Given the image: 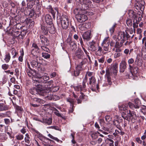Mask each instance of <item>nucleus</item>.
Instances as JSON below:
<instances>
[{
	"mask_svg": "<svg viewBox=\"0 0 146 146\" xmlns=\"http://www.w3.org/2000/svg\"><path fill=\"white\" fill-rule=\"evenodd\" d=\"M33 85L37 86V87H33L30 89L29 92L33 95L39 94L40 95H44L45 93V90L43 89L42 86L39 83L42 80L38 79H36V77H33Z\"/></svg>",
	"mask_w": 146,
	"mask_h": 146,
	"instance_id": "f257e3e1",
	"label": "nucleus"
},
{
	"mask_svg": "<svg viewBox=\"0 0 146 146\" xmlns=\"http://www.w3.org/2000/svg\"><path fill=\"white\" fill-rule=\"evenodd\" d=\"M89 50L93 52H96V56H100L102 55V52L103 51L102 47L98 46V47L95 41L92 40L89 42Z\"/></svg>",
	"mask_w": 146,
	"mask_h": 146,
	"instance_id": "f03ea898",
	"label": "nucleus"
},
{
	"mask_svg": "<svg viewBox=\"0 0 146 146\" xmlns=\"http://www.w3.org/2000/svg\"><path fill=\"white\" fill-rule=\"evenodd\" d=\"M76 2L79 3L78 9L86 10L89 8V5L91 2L90 0H76Z\"/></svg>",
	"mask_w": 146,
	"mask_h": 146,
	"instance_id": "7ed1b4c3",
	"label": "nucleus"
},
{
	"mask_svg": "<svg viewBox=\"0 0 146 146\" xmlns=\"http://www.w3.org/2000/svg\"><path fill=\"white\" fill-rule=\"evenodd\" d=\"M125 37L123 33L122 34V33H118L117 39L118 40V41L121 40V42L119 43L118 41H116L114 45V48L121 47L123 46V43L126 41Z\"/></svg>",
	"mask_w": 146,
	"mask_h": 146,
	"instance_id": "20e7f679",
	"label": "nucleus"
},
{
	"mask_svg": "<svg viewBox=\"0 0 146 146\" xmlns=\"http://www.w3.org/2000/svg\"><path fill=\"white\" fill-rule=\"evenodd\" d=\"M60 19L62 27L64 29H66L69 23V20L68 17L65 15H63Z\"/></svg>",
	"mask_w": 146,
	"mask_h": 146,
	"instance_id": "39448f33",
	"label": "nucleus"
},
{
	"mask_svg": "<svg viewBox=\"0 0 146 146\" xmlns=\"http://www.w3.org/2000/svg\"><path fill=\"white\" fill-rule=\"evenodd\" d=\"M89 82L87 84L90 85L91 87V89L94 91L96 88L98 90L99 89V86L97 83L96 78L94 76H92L89 79Z\"/></svg>",
	"mask_w": 146,
	"mask_h": 146,
	"instance_id": "423d86ee",
	"label": "nucleus"
},
{
	"mask_svg": "<svg viewBox=\"0 0 146 146\" xmlns=\"http://www.w3.org/2000/svg\"><path fill=\"white\" fill-rule=\"evenodd\" d=\"M110 42V38L108 37H105L103 40L102 44L101 46L103 47V51H110L109 44Z\"/></svg>",
	"mask_w": 146,
	"mask_h": 146,
	"instance_id": "0eeeda50",
	"label": "nucleus"
},
{
	"mask_svg": "<svg viewBox=\"0 0 146 146\" xmlns=\"http://www.w3.org/2000/svg\"><path fill=\"white\" fill-rule=\"evenodd\" d=\"M87 78L86 77L84 79H83L82 85H78L77 86L74 87V89L76 91H80L85 90L86 87V83Z\"/></svg>",
	"mask_w": 146,
	"mask_h": 146,
	"instance_id": "6e6552de",
	"label": "nucleus"
},
{
	"mask_svg": "<svg viewBox=\"0 0 146 146\" xmlns=\"http://www.w3.org/2000/svg\"><path fill=\"white\" fill-rule=\"evenodd\" d=\"M133 32V29L132 28H130L129 29H128V28H127V30L125 31L124 32H119L118 33H122V34L123 33L124 34V36H125V39H126V40H129V39L130 38L131 35H129V33L131 35H132Z\"/></svg>",
	"mask_w": 146,
	"mask_h": 146,
	"instance_id": "1a4fd4ad",
	"label": "nucleus"
},
{
	"mask_svg": "<svg viewBox=\"0 0 146 146\" xmlns=\"http://www.w3.org/2000/svg\"><path fill=\"white\" fill-rule=\"evenodd\" d=\"M75 57L78 59H82L84 58V52L80 48H78L75 52Z\"/></svg>",
	"mask_w": 146,
	"mask_h": 146,
	"instance_id": "9d476101",
	"label": "nucleus"
},
{
	"mask_svg": "<svg viewBox=\"0 0 146 146\" xmlns=\"http://www.w3.org/2000/svg\"><path fill=\"white\" fill-rule=\"evenodd\" d=\"M39 38L38 40H40V43H41V45H48V41L47 38L45 37L44 36L42 35H40L39 36ZM40 42V41L39 42Z\"/></svg>",
	"mask_w": 146,
	"mask_h": 146,
	"instance_id": "9b49d317",
	"label": "nucleus"
},
{
	"mask_svg": "<svg viewBox=\"0 0 146 146\" xmlns=\"http://www.w3.org/2000/svg\"><path fill=\"white\" fill-rule=\"evenodd\" d=\"M45 94H44V95L45 96L44 98L46 100H53L54 101H56L58 100L59 99V96L55 95H51V94H47V95H46V90H45Z\"/></svg>",
	"mask_w": 146,
	"mask_h": 146,
	"instance_id": "f8f14e48",
	"label": "nucleus"
},
{
	"mask_svg": "<svg viewBox=\"0 0 146 146\" xmlns=\"http://www.w3.org/2000/svg\"><path fill=\"white\" fill-rule=\"evenodd\" d=\"M78 21L80 23L85 21L88 19L86 15L84 14H78L76 16Z\"/></svg>",
	"mask_w": 146,
	"mask_h": 146,
	"instance_id": "ddd939ff",
	"label": "nucleus"
},
{
	"mask_svg": "<svg viewBox=\"0 0 146 146\" xmlns=\"http://www.w3.org/2000/svg\"><path fill=\"white\" fill-rule=\"evenodd\" d=\"M127 64L125 60L121 61L119 64L120 72H124L127 68Z\"/></svg>",
	"mask_w": 146,
	"mask_h": 146,
	"instance_id": "4468645a",
	"label": "nucleus"
},
{
	"mask_svg": "<svg viewBox=\"0 0 146 146\" xmlns=\"http://www.w3.org/2000/svg\"><path fill=\"white\" fill-rule=\"evenodd\" d=\"M33 77H35L36 78V79H38L40 80H42L41 82H40V84L41 85V83H45V81L48 80L49 79V77L48 76H42V77L39 76L38 75H36L35 76H34Z\"/></svg>",
	"mask_w": 146,
	"mask_h": 146,
	"instance_id": "2eb2a0df",
	"label": "nucleus"
},
{
	"mask_svg": "<svg viewBox=\"0 0 146 146\" xmlns=\"http://www.w3.org/2000/svg\"><path fill=\"white\" fill-rule=\"evenodd\" d=\"M37 61L38 58H37V60H33L31 62V64L33 68L37 69L39 67L41 66V63H39Z\"/></svg>",
	"mask_w": 146,
	"mask_h": 146,
	"instance_id": "dca6fc26",
	"label": "nucleus"
},
{
	"mask_svg": "<svg viewBox=\"0 0 146 146\" xmlns=\"http://www.w3.org/2000/svg\"><path fill=\"white\" fill-rule=\"evenodd\" d=\"M49 7V11L50 12L52 15L53 18H54L55 17V15L56 13V12L57 14L58 13V9L57 8H54V10L51 7V6L50 5L48 6Z\"/></svg>",
	"mask_w": 146,
	"mask_h": 146,
	"instance_id": "f3484780",
	"label": "nucleus"
},
{
	"mask_svg": "<svg viewBox=\"0 0 146 146\" xmlns=\"http://www.w3.org/2000/svg\"><path fill=\"white\" fill-rule=\"evenodd\" d=\"M91 33L89 31L85 32L82 35V37L84 40H88L91 38Z\"/></svg>",
	"mask_w": 146,
	"mask_h": 146,
	"instance_id": "a211bd4d",
	"label": "nucleus"
},
{
	"mask_svg": "<svg viewBox=\"0 0 146 146\" xmlns=\"http://www.w3.org/2000/svg\"><path fill=\"white\" fill-rule=\"evenodd\" d=\"M45 20L48 24H51L53 23L52 19L51 16L48 14H47L45 16Z\"/></svg>",
	"mask_w": 146,
	"mask_h": 146,
	"instance_id": "6ab92c4d",
	"label": "nucleus"
},
{
	"mask_svg": "<svg viewBox=\"0 0 146 146\" xmlns=\"http://www.w3.org/2000/svg\"><path fill=\"white\" fill-rule=\"evenodd\" d=\"M125 113H127V115H131L132 116L131 121L133 122V121H134L136 118V115L134 111H131L129 110V111L127 110L125 111Z\"/></svg>",
	"mask_w": 146,
	"mask_h": 146,
	"instance_id": "aec40b11",
	"label": "nucleus"
},
{
	"mask_svg": "<svg viewBox=\"0 0 146 146\" xmlns=\"http://www.w3.org/2000/svg\"><path fill=\"white\" fill-rule=\"evenodd\" d=\"M40 52L39 48L33 49L31 51V53L33 56L36 57L35 59L37 60V58H38V55Z\"/></svg>",
	"mask_w": 146,
	"mask_h": 146,
	"instance_id": "412c9836",
	"label": "nucleus"
},
{
	"mask_svg": "<svg viewBox=\"0 0 146 146\" xmlns=\"http://www.w3.org/2000/svg\"><path fill=\"white\" fill-rule=\"evenodd\" d=\"M141 51L142 56L143 57L144 60H146V42L144 43V46L143 47Z\"/></svg>",
	"mask_w": 146,
	"mask_h": 146,
	"instance_id": "4be33fe9",
	"label": "nucleus"
},
{
	"mask_svg": "<svg viewBox=\"0 0 146 146\" xmlns=\"http://www.w3.org/2000/svg\"><path fill=\"white\" fill-rule=\"evenodd\" d=\"M47 26L49 33H52L55 32V29L52 23L51 24H48Z\"/></svg>",
	"mask_w": 146,
	"mask_h": 146,
	"instance_id": "5701e85b",
	"label": "nucleus"
},
{
	"mask_svg": "<svg viewBox=\"0 0 146 146\" xmlns=\"http://www.w3.org/2000/svg\"><path fill=\"white\" fill-rule=\"evenodd\" d=\"M45 124L50 125L52 123V119L51 118H44L42 119V121H41Z\"/></svg>",
	"mask_w": 146,
	"mask_h": 146,
	"instance_id": "b1692460",
	"label": "nucleus"
},
{
	"mask_svg": "<svg viewBox=\"0 0 146 146\" xmlns=\"http://www.w3.org/2000/svg\"><path fill=\"white\" fill-rule=\"evenodd\" d=\"M135 7L137 10H141V11H142L144 9V6L142 4H141L139 3H135Z\"/></svg>",
	"mask_w": 146,
	"mask_h": 146,
	"instance_id": "393cba45",
	"label": "nucleus"
},
{
	"mask_svg": "<svg viewBox=\"0 0 146 146\" xmlns=\"http://www.w3.org/2000/svg\"><path fill=\"white\" fill-rule=\"evenodd\" d=\"M41 32L44 35H47L48 32L47 25L45 26L42 25L41 26Z\"/></svg>",
	"mask_w": 146,
	"mask_h": 146,
	"instance_id": "a878e982",
	"label": "nucleus"
},
{
	"mask_svg": "<svg viewBox=\"0 0 146 146\" xmlns=\"http://www.w3.org/2000/svg\"><path fill=\"white\" fill-rule=\"evenodd\" d=\"M82 59V61L79 63L77 66L79 68H80L81 69L82 68V66L86 64L87 61V59L86 58H84Z\"/></svg>",
	"mask_w": 146,
	"mask_h": 146,
	"instance_id": "bb28decb",
	"label": "nucleus"
},
{
	"mask_svg": "<svg viewBox=\"0 0 146 146\" xmlns=\"http://www.w3.org/2000/svg\"><path fill=\"white\" fill-rule=\"evenodd\" d=\"M130 71L132 74H135L137 73L138 72V68L137 67H133L132 66V68H129Z\"/></svg>",
	"mask_w": 146,
	"mask_h": 146,
	"instance_id": "cd10ccee",
	"label": "nucleus"
},
{
	"mask_svg": "<svg viewBox=\"0 0 146 146\" xmlns=\"http://www.w3.org/2000/svg\"><path fill=\"white\" fill-rule=\"evenodd\" d=\"M49 141H51L54 142L52 140H51L50 139L45 137L42 142H40V143H42L43 145L45 146H48L49 144L48 143Z\"/></svg>",
	"mask_w": 146,
	"mask_h": 146,
	"instance_id": "c85d7f7f",
	"label": "nucleus"
},
{
	"mask_svg": "<svg viewBox=\"0 0 146 146\" xmlns=\"http://www.w3.org/2000/svg\"><path fill=\"white\" fill-rule=\"evenodd\" d=\"M81 70V69H80V68H79L78 67H77L76 68L75 70L72 74V75L76 77L78 76L80 73V71Z\"/></svg>",
	"mask_w": 146,
	"mask_h": 146,
	"instance_id": "c756f323",
	"label": "nucleus"
},
{
	"mask_svg": "<svg viewBox=\"0 0 146 146\" xmlns=\"http://www.w3.org/2000/svg\"><path fill=\"white\" fill-rule=\"evenodd\" d=\"M81 95L79 96V98L76 99L77 103L78 104H80L82 103V100L85 98V95H84L83 93H81Z\"/></svg>",
	"mask_w": 146,
	"mask_h": 146,
	"instance_id": "7c9ffc66",
	"label": "nucleus"
},
{
	"mask_svg": "<svg viewBox=\"0 0 146 146\" xmlns=\"http://www.w3.org/2000/svg\"><path fill=\"white\" fill-rule=\"evenodd\" d=\"M134 106L135 109L139 108L141 105V102L138 99L134 100Z\"/></svg>",
	"mask_w": 146,
	"mask_h": 146,
	"instance_id": "2f4dec72",
	"label": "nucleus"
},
{
	"mask_svg": "<svg viewBox=\"0 0 146 146\" xmlns=\"http://www.w3.org/2000/svg\"><path fill=\"white\" fill-rule=\"evenodd\" d=\"M24 140L25 142L27 143L28 144H31V143L30 141V137L28 133H26L25 134V138Z\"/></svg>",
	"mask_w": 146,
	"mask_h": 146,
	"instance_id": "473e14b6",
	"label": "nucleus"
},
{
	"mask_svg": "<svg viewBox=\"0 0 146 146\" xmlns=\"http://www.w3.org/2000/svg\"><path fill=\"white\" fill-rule=\"evenodd\" d=\"M117 66L118 64L117 63L114 64L112 67L113 73L114 74H116L117 72Z\"/></svg>",
	"mask_w": 146,
	"mask_h": 146,
	"instance_id": "72a5a7b5",
	"label": "nucleus"
},
{
	"mask_svg": "<svg viewBox=\"0 0 146 146\" xmlns=\"http://www.w3.org/2000/svg\"><path fill=\"white\" fill-rule=\"evenodd\" d=\"M8 109V107L7 106L4 105L3 104H0V111L6 110Z\"/></svg>",
	"mask_w": 146,
	"mask_h": 146,
	"instance_id": "f704fd0d",
	"label": "nucleus"
},
{
	"mask_svg": "<svg viewBox=\"0 0 146 146\" xmlns=\"http://www.w3.org/2000/svg\"><path fill=\"white\" fill-rule=\"evenodd\" d=\"M126 114L127 113H125V114L121 115L122 117L124 119L129 121L131 118H132V116H131V115H126Z\"/></svg>",
	"mask_w": 146,
	"mask_h": 146,
	"instance_id": "c9c22d12",
	"label": "nucleus"
},
{
	"mask_svg": "<svg viewBox=\"0 0 146 146\" xmlns=\"http://www.w3.org/2000/svg\"><path fill=\"white\" fill-rule=\"evenodd\" d=\"M35 5H37L36 3H35V1H29V2L27 3V6L28 8L31 9Z\"/></svg>",
	"mask_w": 146,
	"mask_h": 146,
	"instance_id": "e433bc0d",
	"label": "nucleus"
},
{
	"mask_svg": "<svg viewBox=\"0 0 146 146\" xmlns=\"http://www.w3.org/2000/svg\"><path fill=\"white\" fill-rule=\"evenodd\" d=\"M37 44L38 45V46H40L42 50L48 52L49 50V49L47 48L46 46V45H41V43H40V42L38 43Z\"/></svg>",
	"mask_w": 146,
	"mask_h": 146,
	"instance_id": "4c0bfd02",
	"label": "nucleus"
},
{
	"mask_svg": "<svg viewBox=\"0 0 146 146\" xmlns=\"http://www.w3.org/2000/svg\"><path fill=\"white\" fill-rule=\"evenodd\" d=\"M11 58L10 54L8 53L5 54L4 60L6 63H8L9 61Z\"/></svg>",
	"mask_w": 146,
	"mask_h": 146,
	"instance_id": "58836bf2",
	"label": "nucleus"
},
{
	"mask_svg": "<svg viewBox=\"0 0 146 146\" xmlns=\"http://www.w3.org/2000/svg\"><path fill=\"white\" fill-rule=\"evenodd\" d=\"M27 33V30H23L20 33V39L23 38Z\"/></svg>",
	"mask_w": 146,
	"mask_h": 146,
	"instance_id": "ea45409f",
	"label": "nucleus"
},
{
	"mask_svg": "<svg viewBox=\"0 0 146 146\" xmlns=\"http://www.w3.org/2000/svg\"><path fill=\"white\" fill-rule=\"evenodd\" d=\"M42 56L46 59H49L50 58V55L47 52H42Z\"/></svg>",
	"mask_w": 146,
	"mask_h": 146,
	"instance_id": "a19ab883",
	"label": "nucleus"
},
{
	"mask_svg": "<svg viewBox=\"0 0 146 146\" xmlns=\"http://www.w3.org/2000/svg\"><path fill=\"white\" fill-rule=\"evenodd\" d=\"M82 49L84 50V52H85L86 55V56L88 57L89 60V62H92L91 59V58L90 56L89 55V53L87 52V50L86 49L83 47V46H82Z\"/></svg>",
	"mask_w": 146,
	"mask_h": 146,
	"instance_id": "79ce46f5",
	"label": "nucleus"
},
{
	"mask_svg": "<svg viewBox=\"0 0 146 146\" xmlns=\"http://www.w3.org/2000/svg\"><path fill=\"white\" fill-rule=\"evenodd\" d=\"M128 108V105L126 104L121 105L119 106V109L121 110L125 111L127 110Z\"/></svg>",
	"mask_w": 146,
	"mask_h": 146,
	"instance_id": "37998d69",
	"label": "nucleus"
},
{
	"mask_svg": "<svg viewBox=\"0 0 146 146\" xmlns=\"http://www.w3.org/2000/svg\"><path fill=\"white\" fill-rule=\"evenodd\" d=\"M126 24L129 27L132 26V19H128L126 20Z\"/></svg>",
	"mask_w": 146,
	"mask_h": 146,
	"instance_id": "c03bdc74",
	"label": "nucleus"
},
{
	"mask_svg": "<svg viewBox=\"0 0 146 146\" xmlns=\"http://www.w3.org/2000/svg\"><path fill=\"white\" fill-rule=\"evenodd\" d=\"M113 125H115L117 128H119L120 127V122L116 120H114L113 121Z\"/></svg>",
	"mask_w": 146,
	"mask_h": 146,
	"instance_id": "a18cd8bd",
	"label": "nucleus"
},
{
	"mask_svg": "<svg viewBox=\"0 0 146 146\" xmlns=\"http://www.w3.org/2000/svg\"><path fill=\"white\" fill-rule=\"evenodd\" d=\"M128 14L129 17L132 18L137 14L136 12L132 10L129 11Z\"/></svg>",
	"mask_w": 146,
	"mask_h": 146,
	"instance_id": "49530a36",
	"label": "nucleus"
},
{
	"mask_svg": "<svg viewBox=\"0 0 146 146\" xmlns=\"http://www.w3.org/2000/svg\"><path fill=\"white\" fill-rule=\"evenodd\" d=\"M98 134H100V133L98 131L94 132L92 135L91 136L93 139H96L98 137Z\"/></svg>",
	"mask_w": 146,
	"mask_h": 146,
	"instance_id": "de8ad7c7",
	"label": "nucleus"
},
{
	"mask_svg": "<svg viewBox=\"0 0 146 146\" xmlns=\"http://www.w3.org/2000/svg\"><path fill=\"white\" fill-rule=\"evenodd\" d=\"M49 87L50 88L51 90L53 92L57 91L59 89V87L58 86H54L53 87L52 86H51V87Z\"/></svg>",
	"mask_w": 146,
	"mask_h": 146,
	"instance_id": "09e8293b",
	"label": "nucleus"
},
{
	"mask_svg": "<svg viewBox=\"0 0 146 146\" xmlns=\"http://www.w3.org/2000/svg\"><path fill=\"white\" fill-rule=\"evenodd\" d=\"M21 55L19 57L18 59L19 61L22 62L23 60V57L24 55V52L23 49H22V51H21Z\"/></svg>",
	"mask_w": 146,
	"mask_h": 146,
	"instance_id": "8fccbe9b",
	"label": "nucleus"
},
{
	"mask_svg": "<svg viewBox=\"0 0 146 146\" xmlns=\"http://www.w3.org/2000/svg\"><path fill=\"white\" fill-rule=\"evenodd\" d=\"M134 62L133 59L131 58L130 59H129L128 60V63L129 64V68H132V66L131 65V64H132Z\"/></svg>",
	"mask_w": 146,
	"mask_h": 146,
	"instance_id": "3c124183",
	"label": "nucleus"
},
{
	"mask_svg": "<svg viewBox=\"0 0 146 146\" xmlns=\"http://www.w3.org/2000/svg\"><path fill=\"white\" fill-rule=\"evenodd\" d=\"M33 100L34 101L40 104L43 103L44 102L43 100L38 98H34Z\"/></svg>",
	"mask_w": 146,
	"mask_h": 146,
	"instance_id": "603ef678",
	"label": "nucleus"
},
{
	"mask_svg": "<svg viewBox=\"0 0 146 146\" xmlns=\"http://www.w3.org/2000/svg\"><path fill=\"white\" fill-rule=\"evenodd\" d=\"M19 33V32L18 31H17L13 33V35L14 37L16 38H20V33Z\"/></svg>",
	"mask_w": 146,
	"mask_h": 146,
	"instance_id": "864d4df0",
	"label": "nucleus"
},
{
	"mask_svg": "<svg viewBox=\"0 0 146 146\" xmlns=\"http://www.w3.org/2000/svg\"><path fill=\"white\" fill-rule=\"evenodd\" d=\"M93 74V72H91L89 71H88L86 72V74L84 77V79L86 77L87 78V81H86V82H87L88 81V77L87 76L88 75V76L89 77H92V75Z\"/></svg>",
	"mask_w": 146,
	"mask_h": 146,
	"instance_id": "5fc2aeb1",
	"label": "nucleus"
},
{
	"mask_svg": "<svg viewBox=\"0 0 146 146\" xmlns=\"http://www.w3.org/2000/svg\"><path fill=\"white\" fill-rule=\"evenodd\" d=\"M16 138L18 140H21L23 139L24 136L23 135L19 134L15 136Z\"/></svg>",
	"mask_w": 146,
	"mask_h": 146,
	"instance_id": "6e6d98bb",
	"label": "nucleus"
},
{
	"mask_svg": "<svg viewBox=\"0 0 146 146\" xmlns=\"http://www.w3.org/2000/svg\"><path fill=\"white\" fill-rule=\"evenodd\" d=\"M141 111L143 114L146 113V106L145 105H142Z\"/></svg>",
	"mask_w": 146,
	"mask_h": 146,
	"instance_id": "4d7b16f0",
	"label": "nucleus"
},
{
	"mask_svg": "<svg viewBox=\"0 0 146 146\" xmlns=\"http://www.w3.org/2000/svg\"><path fill=\"white\" fill-rule=\"evenodd\" d=\"M54 113L58 116L61 117L63 119H65L64 117L62 116L61 114L59 113L58 110L56 111H54Z\"/></svg>",
	"mask_w": 146,
	"mask_h": 146,
	"instance_id": "13d9d810",
	"label": "nucleus"
},
{
	"mask_svg": "<svg viewBox=\"0 0 146 146\" xmlns=\"http://www.w3.org/2000/svg\"><path fill=\"white\" fill-rule=\"evenodd\" d=\"M105 57L104 56H102L100 58H98V60L99 63H103L105 61Z\"/></svg>",
	"mask_w": 146,
	"mask_h": 146,
	"instance_id": "bf43d9fd",
	"label": "nucleus"
},
{
	"mask_svg": "<svg viewBox=\"0 0 146 146\" xmlns=\"http://www.w3.org/2000/svg\"><path fill=\"white\" fill-rule=\"evenodd\" d=\"M67 102H70L71 104H72L73 106V105L75 102V101L74 99L72 98H68L67 99Z\"/></svg>",
	"mask_w": 146,
	"mask_h": 146,
	"instance_id": "052dcab7",
	"label": "nucleus"
},
{
	"mask_svg": "<svg viewBox=\"0 0 146 146\" xmlns=\"http://www.w3.org/2000/svg\"><path fill=\"white\" fill-rule=\"evenodd\" d=\"M116 24L114 25L110 29V31L111 34H112L114 32L115 28L116 27Z\"/></svg>",
	"mask_w": 146,
	"mask_h": 146,
	"instance_id": "680f3d73",
	"label": "nucleus"
},
{
	"mask_svg": "<svg viewBox=\"0 0 146 146\" xmlns=\"http://www.w3.org/2000/svg\"><path fill=\"white\" fill-rule=\"evenodd\" d=\"M9 66L6 64H4L2 65V68L4 70H7L9 68Z\"/></svg>",
	"mask_w": 146,
	"mask_h": 146,
	"instance_id": "e2e57ef3",
	"label": "nucleus"
},
{
	"mask_svg": "<svg viewBox=\"0 0 146 146\" xmlns=\"http://www.w3.org/2000/svg\"><path fill=\"white\" fill-rule=\"evenodd\" d=\"M106 77L108 78L110 77V70L108 69L106 70Z\"/></svg>",
	"mask_w": 146,
	"mask_h": 146,
	"instance_id": "0e129e2a",
	"label": "nucleus"
},
{
	"mask_svg": "<svg viewBox=\"0 0 146 146\" xmlns=\"http://www.w3.org/2000/svg\"><path fill=\"white\" fill-rule=\"evenodd\" d=\"M128 105L131 109H133L134 108H135L134 104L130 102L128 103Z\"/></svg>",
	"mask_w": 146,
	"mask_h": 146,
	"instance_id": "69168bd1",
	"label": "nucleus"
},
{
	"mask_svg": "<svg viewBox=\"0 0 146 146\" xmlns=\"http://www.w3.org/2000/svg\"><path fill=\"white\" fill-rule=\"evenodd\" d=\"M71 31L70 32L69 35H72V34L74 33V32H76L75 29L73 26L71 27Z\"/></svg>",
	"mask_w": 146,
	"mask_h": 146,
	"instance_id": "338daca9",
	"label": "nucleus"
},
{
	"mask_svg": "<svg viewBox=\"0 0 146 146\" xmlns=\"http://www.w3.org/2000/svg\"><path fill=\"white\" fill-rule=\"evenodd\" d=\"M122 55V54L121 53H115L114 55V58H115L120 57Z\"/></svg>",
	"mask_w": 146,
	"mask_h": 146,
	"instance_id": "774afa93",
	"label": "nucleus"
}]
</instances>
